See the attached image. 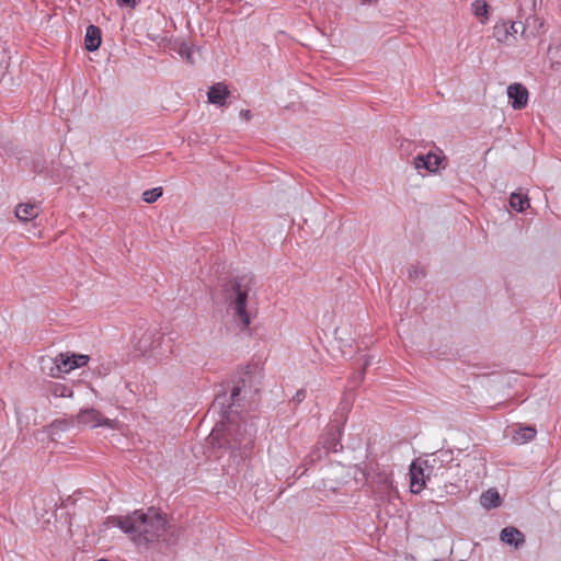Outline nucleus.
Here are the masks:
<instances>
[{
  "label": "nucleus",
  "mask_w": 561,
  "mask_h": 561,
  "mask_svg": "<svg viewBox=\"0 0 561 561\" xmlns=\"http://www.w3.org/2000/svg\"><path fill=\"white\" fill-rule=\"evenodd\" d=\"M106 524L128 534L138 546H148L159 540L167 546H174L180 537V529L170 525L167 515L154 507H149L146 512L136 510L125 516H108Z\"/></svg>",
  "instance_id": "1"
},
{
  "label": "nucleus",
  "mask_w": 561,
  "mask_h": 561,
  "mask_svg": "<svg viewBox=\"0 0 561 561\" xmlns=\"http://www.w3.org/2000/svg\"><path fill=\"white\" fill-rule=\"evenodd\" d=\"M225 424L222 430H214L209 436V443L214 448L230 450L231 455L239 453L241 458L251 455L255 443V434L252 424L241 421L240 415L231 420L220 421Z\"/></svg>",
  "instance_id": "2"
},
{
  "label": "nucleus",
  "mask_w": 561,
  "mask_h": 561,
  "mask_svg": "<svg viewBox=\"0 0 561 561\" xmlns=\"http://www.w3.org/2000/svg\"><path fill=\"white\" fill-rule=\"evenodd\" d=\"M222 293L225 301L233 312L234 321L242 329H247L251 324L248 302L256 297V277L250 273L230 278L224 283Z\"/></svg>",
  "instance_id": "3"
},
{
  "label": "nucleus",
  "mask_w": 561,
  "mask_h": 561,
  "mask_svg": "<svg viewBox=\"0 0 561 561\" xmlns=\"http://www.w3.org/2000/svg\"><path fill=\"white\" fill-rule=\"evenodd\" d=\"M251 369L247 366L237 379L227 381L219 386L215 394L211 408L218 411L222 420H231L232 416H238V408L243 407L244 397L242 391L247 387L248 378H250Z\"/></svg>",
  "instance_id": "4"
},
{
  "label": "nucleus",
  "mask_w": 561,
  "mask_h": 561,
  "mask_svg": "<svg viewBox=\"0 0 561 561\" xmlns=\"http://www.w3.org/2000/svg\"><path fill=\"white\" fill-rule=\"evenodd\" d=\"M89 356L76 353H60L51 360L50 376L58 377L60 374H67L76 368L85 366L89 362Z\"/></svg>",
  "instance_id": "5"
},
{
  "label": "nucleus",
  "mask_w": 561,
  "mask_h": 561,
  "mask_svg": "<svg viewBox=\"0 0 561 561\" xmlns=\"http://www.w3.org/2000/svg\"><path fill=\"white\" fill-rule=\"evenodd\" d=\"M77 421L79 424L90 425L91 427L104 426L108 428H112L114 423L113 420L103 416V414L94 408L81 409L77 415Z\"/></svg>",
  "instance_id": "6"
},
{
  "label": "nucleus",
  "mask_w": 561,
  "mask_h": 561,
  "mask_svg": "<svg viewBox=\"0 0 561 561\" xmlns=\"http://www.w3.org/2000/svg\"><path fill=\"white\" fill-rule=\"evenodd\" d=\"M342 428L337 424H331L327 427L325 434L321 437L319 444L324 449V455L330 453H337L343 449L341 444Z\"/></svg>",
  "instance_id": "7"
},
{
  "label": "nucleus",
  "mask_w": 561,
  "mask_h": 561,
  "mask_svg": "<svg viewBox=\"0 0 561 561\" xmlns=\"http://www.w3.org/2000/svg\"><path fill=\"white\" fill-rule=\"evenodd\" d=\"M508 102L514 110H523L528 104V90L522 83H512L507 87Z\"/></svg>",
  "instance_id": "8"
},
{
  "label": "nucleus",
  "mask_w": 561,
  "mask_h": 561,
  "mask_svg": "<svg viewBox=\"0 0 561 561\" xmlns=\"http://www.w3.org/2000/svg\"><path fill=\"white\" fill-rule=\"evenodd\" d=\"M443 160L444 157L433 152L426 154L420 153L413 159V164L416 170L424 169L430 173H436Z\"/></svg>",
  "instance_id": "9"
},
{
  "label": "nucleus",
  "mask_w": 561,
  "mask_h": 561,
  "mask_svg": "<svg viewBox=\"0 0 561 561\" xmlns=\"http://www.w3.org/2000/svg\"><path fill=\"white\" fill-rule=\"evenodd\" d=\"M410 489L411 492L414 494L420 493L425 488V473L423 467L417 463L416 461H413L410 465Z\"/></svg>",
  "instance_id": "10"
},
{
  "label": "nucleus",
  "mask_w": 561,
  "mask_h": 561,
  "mask_svg": "<svg viewBox=\"0 0 561 561\" xmlns=\"http://www.w3.org/2000/svg\"><path fill=\"white\" fill-rule=\"evenodd\" d=\"M500 539L515 549L520 548L525 543V535L514 526L504 527L500 533Z\"/></svg>",
  "instance_id": "11"
},
{
  "label": "nucleus",
  "mask_w": 561,
  "mask_h": 561,
  "mask_svg": "<svg viewBox=\"0 0 561 561\" xmlns=\"http://www.w3.org/2000/svg\"><path fill=\"white\" fill-rule=\"evenodd\" d=\"M163 336L156 330L147 331L137 342V350L146 353L160 347Z\"/></svg>",
  "instance_id": "12"
},
{
  "label": "nucleus",
  "mask_w": 561,
  "mask_h": 561,
  "mask_svg": "<svg viewBox=\"0 0 561 561\" xmlns=\"http://www.w3.org/2000/svg\"><path fill=\"white\" fill-rule=\"evenodd\" d=\"M229 95L230 91L222 82L213 84L207 93L208 102L218 106L226 105Z\"/></svg>",
  "instance_id": "13"
},
{
  "label": "nucleus",
  "mask_w": 561,
  "mask_h": 561,
  "mask_svg": "<svg viewBox=\"0 0 561 561\" xmlns=\"http://www.w3.org/2000/svg\"><path fill=\"white\" fill-rule=\"evenodd\" d=\"M102 43V32L96 25L90 24L85 30L84 48L88 51H95L100 48Z\"/></svg>",
  "instance_id": "14"
},
{
  "label": "nucleus",
  "mask_w": 561,
  "mask_h": 561,
  "mask_svg": "<svg viewBox=\"0 0 561 561\" xmlns=\"http://www.w3.org/2000/svg\"><path fill=\"white\" fill-rule=\"evenodd\" d=\"M480 504L488 510L496 508L501 506L502 499L496 489H489L481 494Z\"/></svg>",
  "instance_id": "15"
},
{
  "label": "nucleus",
  "mask_w": 561,
  "mask_h": 561,
  "mask_svg": "<svg viewBox=\"0 0 561 561\" xmlns=\"http://www.w3.org/2000/svg\"><path fill=\"white\" fill-rule=\"evenodd\" d=\"M73 424L75 421L72 417L55 420L48 425V434L53 440H56V436L59 434V432L69 431L73 426Z\"/></svg>",
  "instance_id": "16"
},
{
  "label": "nucleus",
  "mask_w": 561,
  "mask_h": 561,
  "mask_svg": "<svg viewBox=\"0 0 561 561\" xmlns=\"http://www.w3.org/2000/svg\"><path fill=\"white\" fill-rule=\"evenodd\" d=\"M38 215L37 207L34 204H19L15 208V216L21 221H28Z\"/></svg>",
  "instance_id": "17"
},
{
  "label": "nucleus",
  "mask_w": 561,
  "mask_h": 561,
  "mask_svg": "<svg viewBox=\"0 0 561 561\" xmlns=\"http://www.w3.org/2000/svg\"><path fill=\"white\" fill-rule=\"evenodd\" d=\"M46 391L56 398H70L73 394L72 388L61 382H49Z\"/></svg>",
  "instance_id": "18"
},
{
  "label": "nucleus",
  "mask_w": 561,
  "mask_h": 561,
  "mask_svg": "<svg viewBox=\"0 0 561 561\" xmlns=\"http://www.w3.org/2000/svg\"><path fill=\"white\" fill-rule=\"evenodd\" d=\"M536 428L534 426H519L518 430L514 432L513 439L519 444H525L530 442L536 436Z\"/></svg>",
  "instance_id": "19"
},
{
  "label": "nucleus",
  "mask_w": 561,
  "mask_h": 561,
  "mask_svg": "<svg viewBox=\"0 0 561 561\" xmlns=\"http://www.w3.org/2000/svg\"><path fill=\"white\" fill-rule=\"evenodd\" d=\"M472 13L480 19L482 23L489 20L490 5L485 0H474L471 3Z\"/></svg>",
  "instance_id": "20"
},
{
  "label": "nucleus",
  "mask_w": 561,
  "mask_h": 561,
  "mask_svg": "<svg viewBox=\"0 0 561 561\" xmlns=\"http://www.w3.org/2000/svg\"><path fill=\"white\" fill-rule=\"evenodd\" d=\"M32 169L37 174H46L47 176L54 179V168L49 167V163L43 157H37L33 160Z\"/></svg>",
  "instance_id": "21"
},
{
  "label": "nucleus",
  "mask_w": 561,
  "mask_h": 561,
  "mask_svg": "<svg viewBox=\"0 0 561 561\" xmlns=\"http://www.w3.org/2000/svg\"><path fill=\"white\" fill-rule=\"evenodd\" d=\"M510 206L515 211L523 213L529 207V198L519 193H512L510 196Z\"/></svg>",
  "instance_id": "22"
},
{
  "label": "nucleus",
  "mask_w": 561,
  "mask_h": 561,
  "mask_svg": "<svg viewBox=\"0 0 561 561\" xmlns=\"http://www.w3.org/2000/svg\"><path fill=\"white\" fill-rule=\"evenodd\" d=\"M178 54L183 58L185 59L188 64L193 65L194 64V48L192 45H190L188 43H185V42H182L178 49H176Z\"/></svg>",
  "instance_id": "23"
},
{
  "label": "nucleus",
  "mask_w": 561,
  "mask_h": 561,
  "mask_svg": "<svg viewBox=\"0 0 561 561\" xmlns=\"http://www.w3.org/2000/svg\"><path fill=\"white\" fill-rule=\"evenodd\" d=\"M493 30H494V36L501 43L506 42L510 37V34H512V32L508 31V26H507L506 22H502L501 24L500 23L495 24Z\"/></svg>",
  "instance_id": "24"
},
{
  "label": "nucleus",
  "mask_w": 561,
  "mask_h": 561,
  "mask_svg": "<svg viewBox=\"0 0 561 561\" xmlns=\"http://www.w3.org/2000/svg\"><path fill=\"white\" fill-rule=\"evenodd\" d=\"M163 190L162 187H153L151 190H147L142 193V201L152 204L157 202L162 196Z\"/></svg>",
  "instance_id": "25"
},
{
  "label": "nucleus",
  "mask_w": 561,
  "mask_h": 561,
  "mask_svg": "<svg viewBox=\"0 0 561 561\" xmlns=\"http://www.w3.org/2000/svg\"><path fill=\"white\" fill-rule=\"evenodd\" d=\"M425 276L426 272L417 265H412L408 270V277L414 283H416L420 278H424Z\"/></svg>",
  "instance_id": "26"
},
{
  "label": "nucleus",
  "mask_w": 561,
  "mask_h": 561,
  "mask_svg": "<svg viewBox=\"0 0 561 561\" xmlns=\"http://www.w3.org/2000/svg\"><path fill=\"white\" fill-rule=\"evenodd\" d=\"M324 449L322 447H316L305 459L306 463L313 465L322 458Z\"/></svg>",
  "instance_id": "27"
},
{
  "label": "nucleus",
  "mask_w": 561,
  "mask_h": 561,
  "mask_svg": "<svg viewBox=\"0 0 561 561\" xmlns=\"http://www.w3.org/2000/svg\"><path fill=\"white\" fill-rule=\"evenodd\" d=\"M369 365H370V356H366L360 369L358 370V382H362L364 380L366 369L369 367Z\"/></svg>",
  "instance_id": "28"
},
{
  "label": "nucleus",
  "mask_w": 561,
  "mask_h": 561,
  "mask_svg": "<svg viewBox=\"0 0 561 561\" xmlns=\"http://www.w3.org/2000/svg\"><path fill=\"white\" fill-rule=\"evenodd\" d=\"M306 394L307 391L305 389H299L293 397L291 401L296 404H299L306 399Z\"/></svg>",
  "instance_id": "29"
},
{
  "label": "nucleus",
  "mask_w": 561,
  "mask_h": 561,
  "mask_svg": "<svg viewBox=\"0 0 561 561\" xmlns=\"http://www.w3.org/2000/svg\"><path fill=\"white\" fill-rule=\"evenodd\" d=\"M139 2L140 0H117V4L119 7H126L130 9H134Z\"/></svg>",
  "instance_id": "30"
},
{
  "label": "nucleus",
  "mask_w": 561,
  "mask_h": 561,
  "mask_svg": "<svg viewBox=\"0 0 561 561\" xmlns=\"http://www.w3.org/2000/svg\"><path fill=\"white\" fill-rule=\"evenodd\" d=\"M506 23L508 26V31L512 32V34H510V36H515V34H517V32H518L517 23L513 22V21H508Z\"/></svg>",
  "instance_id": "31"
},
{
  "label": "nucleus",
  "mask_w": 561,
  "mask_h": 561,
  "mask_svg": "<svg viewBox=\"0 0 561 561\" xmlns=\"http://www.w3.org/2000/svg\"><path fill=\"white\" fill-rule=\"evenodd\" d=\"M371 469L373 467L371 466H368V465H364V469L362 470V473L363 476L365 477L366 481H368V479L371 477Z\"/></svg>",
  "instance_id": "32"
},
{
  "label": "nucleus",
  "mask_w": 561,
  "mask_h": 561,
  "mask_svg": "<svg viewBox=\"0 0 561 561\" xmlns=\"http://www.w3.org/2000/svg\"><path fill=\"white\" fill-rule=\"evenodd\" d=\"M350 382L353 385V387H357L360 385V382H358V371H356L350 377Z\"/></svg>",
  "instance_id": "33"
},
{
  "label": "nucleus",
  "mask_w": 561,
  "mask_h": 561,
  "mask_svg": "<svg viewBox=\"0 0 561 561\" xmlns=\"http://www.w3.org/2000/svg\"><path fill=\"white\" fill-rule=\"evenodd\" d=\"M530 20H533L534 22V28H537V25H538V30L542 28L543 27V22L540 21L538 18H530Z\"/></svg>",
  "instance_id": "34"
},
{
  "label": "nucleus",
  "mask_w": 561,
  "mask_h": 561,
  "mask_svg": "<svg viewBox=\"0 0 561 561\" xmlns=\"http://www.w3.org/2000/svg\"><path fill=\"white\" fill-rule=\"evenodd\" d=\"M530 20H533L534 22V28H537V25H538V30L542 28L543 27V22L540 21L538 18H530Z\"/></svg>",
  "instance_id": "35"
},
{
  "label": "nucleus",
  "mask_w": 561,
  "mask_h": 561,
  "mask_svg": "<svg viewBox=\"0 0 561 561\" xmlns=\"http://www.w3.org/2000/svg\"><path fill=\"white\" fill-rule=\"evenodd\" d=\"M519 24H520V27H522L520 34H522V36H525L527 27H530V18H528L526 20L525 24H522V23H519Z\"/></svg>",
  "instance_id": "36"
},
{
  "label": "nucleus",
  "mask_w": 561,
  "mask_h": 561,
  "mask_svg": "<svg viewBox=\"0 0 561 561\" xmlns=\"http://www.w3.org/2000/svg\"><path fill=\"white\" fill-rule=\"evenodd\" d=\"M240 116L247 121H249L252 116L251 114V111L250 110H241L240 112Z\"/></svg>",
  "instance_id": "37"
},
{
  "label": "nucleus",
  "mask_w": 561,
  "mask_h": 561,
  "mask_svg": "<svg viewBox=\"0 0 561 561\" xmlns=\"http://www.w3.org/2000/svg\"><path fill=\"white\" fill-rule=\"evenodd\" d=\"M556 53L559 54V57L561 59V45H559L557 48H556Z\"/></svg>",
  "instance_id": "38"
},
{
  "label": "nucleus",
  "mask_w": 561,
  "mask_h": 561,
  "mask_svg": "<svg viewBox=\"0 0 561 561\" xmlns=\"http://www.w3.org/2000/svg\"><path fill=\"white\" fill-rule=\"evenodd\" d=\"M380 479H381V482H382V483H385V484H387V485H388L389 481H388V478H387V477H382V478H380Z\"/></svg>",
  "instance_id": "39"
},
{
  "label": "nucleus",
  "mask_w": 561,
  "mask_h": 561,
  "mask_svg": "<svg viewBox=\"0 0 561 561\" xmlns=\"http://www.w3.org/2000/svg\"><path fill=\"white\" fill-rule=\"evenodd\" d=\"M364 2H371L373 0H363Z\"/></svg>",
  "instance_id": "40"
}]
</instances>
